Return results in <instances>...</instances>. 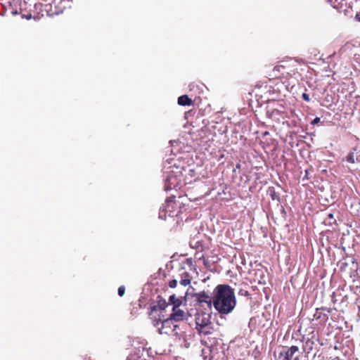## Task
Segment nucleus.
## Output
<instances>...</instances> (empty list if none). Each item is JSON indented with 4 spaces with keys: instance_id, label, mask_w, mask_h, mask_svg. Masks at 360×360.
<instances>
[{
    "instance_id": "23",
    "label": "nucleus",
    "mask_w": 360,
    "mask_h": 360,
    "mask_svg": "<svg viewBox=\"0 0 360 360\" xmlns=\"http://www.w3.org/2000/svg\"><path fill=\"white\" fill-rule=\"evenodd\" d=\"M118 295L120 297H122L125 293V287L124 285H121L118 288Z\"/></svg>"
},
{
    "instance_id": "31",
    "label": "nucleus",
    "mask_w": 360,
    "mask_h": 360,
    "mask_svg": "<svg viewBox=\"0 0 360 360\" xmlns=\"http://www.w3.org/2000/svg\"><path fill=\"white\" fill-rule=\"evenodd\" d=\"M343 265H346V264H345V263H343V264H342V266H340V270H341V271H342V270L344 269V266H343Z\"/></svg>"
},
{
    "instance_id": "9",
    "label": "nucleus",
    "mask_w": 360,
    "mask_h": 360,
    "mask_svg": "<svg viewBox=\"0 0 360 360\" xmlns=\"http://www.w3.org/2000/svg\"><path fill=\"white\" fill-rule=\"evenodd\" d=\"M169 317L174 321H181L184 320H186L188 317V314L178 308H172V313L169 315Z\"/></svg>"
},
{
    "instance_id": "10",
    "label": "nucleus",
    "mask_w": 360,
    "mask_h": 360,
    "mask_svg": "<svg viewBox=\"0 0 360 360\" xmlns=\"http://www.w3.org/2000/svg\"><path fill=\"white\" fill-rule=\"evenodd\" d=\"M298 351L299 347L297 346L292 345L282 352L285 354V358H288L289 360H291L292 359H293V360H300L298 355L294 356L295 354L298 352Z\"/></svg>"
},
{
    "instance_id": "30",
    "label": "nucleus",
    "mask_w": 360,
    "mask_h": 360,
    "mask_svg": "<svg viewBox=\"0 0 360 360\" xmlns=\"http://www.w3.org/2000/svg\"><path fill=\"white\" fill-rule=\"evenodd\" d=\"M355 19H356L357 21L360 22V13H357V14L356 15V16H355Z\"/></svg>"
},
{
    "instance_id": "12",
    "label": "nucleus",
    "mask_w": 360,
    "mask_h": 360,
    "mask_svg": "<svg viewBox=\"0 0 360 360\" xmlns=\"http://www.w3.org/2000/svg\"><path fill=\"white\" fill-rule=\"evenodd\" d=\"M347 162L354 163L355 162L360 163V150H357L354 148L352 152H350L346 157Z\"/></svg>"
},
{
    "instance_id": "17",
    "label": "nucleus",
    "mask_w": 360,
    "mask_h": 360,
    "mask_svg": "<svg viewBox=\"0 0 360 360\" xmlns=\"http://www.w3.org/2000/svg\"><path fill=\"white\" fill-rule=\"evenodd\" d=\"M314 317L315 319H320L323 323H325L328 319V315L323 313L322 309H316Z\"/></svg>"
},
{
    "instance_id": "8",
    "label": "nucleus",
    "mask_w": 360,
    "mask_h": 360,
    "mask_svg": "<svg viewBox=\"0 0 360 360\" xmlns=\"http://www.w3.org/2000/svg\"><path fill=\"white\" fill-rule=\"evenodd\" d=\"M196 330L211 323L210 314L206 312L197 313L195 315Z\"/></svg>"
},
{
    "instance_id": "4",
    "label": "nucleus",
    "mask_w": 360,
    "mask_h": 360,
    "mask_svg": "<svg viewBox=\"0 0 360 360\" xmlns=\"http://www.w3.org/2000/svg\"><path fill=\"white\" fill-rule=\"evenodd\" d=\"M181 204L175 196L169 197L164 204L163 209L160 212V217H163V213L164 217H166L167 214L171 217L178 216L181 212Z\"/></svg>"
},
{
    "instance_id": "15",
    "label": "nucleus",
    "mask_w": 360,
    "mask_h": 360,
    "mask_svg": "<svg viewBox=\"0 0 360 360\" xmlns=\"http://www.w3.org/2000/svg\"><path fill=\"white\" fill-rule=\"evenodd\" d=\"M193 103V101L187 96L183 95L178 98V104L182 106L192 105Z\"/></svg>"
},
{
    "instance_id": "18",
    "label": "nucleus",
    "mask_w": 360,
    "mask_h": 360,
    "mask_svg": "<svg viewBox=\"0 0 360 360\" xmlns=\"http://www.w3.org/2000/svg\"><path fill=\"white\" fill-rule=\"evenodd\" d=\"M267 193L273 200H280V195L275 191L274 187H269L268 188Z\"/></svg>"
},
{
    "instance_id": "26",
    "label": "nucleus",
    "mask_w": 360,
    "mask_h": 360,
    "mask_svg": "<svg viewBox=\"0 0 360 360\" xmlns=\"http://www.w3.org/2000/svg\"><path fill=\"white\" fill-rule=\"evenodd\" d=\"M277 360H289V359L288 358H285V354L281 352L279 353Z\"/></svg>"
},
{
    "instance_id": "27",
    "label": "nucleus",
    "mask_w": 360,
    "mask_h": 360,
    "mask_svg": "<svg viewBox=\"0 0 360 360\" xmlns=\"http://www.w3.org/2000/svg\"><path fill=\"white\" fill-rule=\"evenodd\" d=\"M239 294L241 295H244V296H249V295H250L248 291L244 290H240L239 291Z\"/></svg>"
},
{
    "instance_id": "21",
    "label": "nucleus",
    "mask_w": 360,
    "mask_h": 360,
    "mask_svg": "<svg viewBox=\"0 0 360 360\" xmlns=\"http://www.w3.org/2000/svg\"><path fill=\"white\" fill-rule=\"evenodd\" d=\"M56 9V6H53V1L52 4H48L44 5V11L47 13V15L49 16L55 15L56 14H51V11H54Z\"/></svg>"
},
{
    "instance_id": "6",
    "label": "nucleus",
    "mask_w": 360,
    "mask_h": 360,
    "mask_svg": "<svg viewBox=\"0 0 360 360\" xmlns=\"http://www.w3.org/2000/svg\"><path fill=\"white\" fill-rule=\"evenodd\" d=\"M173 321H174L169 317L162 321L160 320L157 321L155 326L158 327V333L160 334L169 335L173 332L174 328L176 327V325H174Z\"/></svg>"
},
{
    "instance_id": "33",
    "label": "nucleus",
    "mask_w": 360,
    "mask_h": 360,
    "mask_svg": "<svg viewBox=\"0 0 360 360\" xmlns=\"http://www.w3.org/2000/svg\"><path fill=\"white\" fill-rule=\"evenodd\" d=\"M236 167H237V168H239V167H240V165H238H238H236Z\"/></svg>"
},
{
    "instance_id": "14",
    "label": "nucleus",
    "mask_w": 360,
    "mask_h": 360,
    "mask_svg": "<svg viewBox=\"0 0 360 360\" xmlns=\"http://www.w3.org/2000/svg\"><path fill=\"white\" fill-rule=\"evenodd\" d=\"M169 305V302H167L161 296L158 297L157 305L152 307V310H156L158 308L160 310H165Z\"/></svg>"
},
{
    "instance_id": "25",
    "label": "nucleus",
    "mask_w": 360,
    "mask_h": 360,
    "mask_svg": "<svg viewBox=\"0 0 360 360\" xmlns=\"http://www.w3.org/2000/svg\"><path fill=\"white\" fill-rule=\"evenodd\" d=\"M302 98H303L304 101H305L307 102H309L310 101L309 96L307 94H306V93H303L302 94Z\"/></svg>"
},
{
    "instance_id": "24",
    "label": "nucleus",
    "mask_w": 360,
    "mask_h": 360,
    "mask_svg": "<svg viewBox=\"0 0 360 360\" xmlns=\"http://www.w3.org/2000/svg\"><path fill=\"white\" fill-rule=\"evenodd\" d=\"M176 285H177V280H176V279H172V281H170L169 282V286L171 288H174L176 287Z\"/></svg>"
},
{
    "instance_id": "11",
    "label": "nucleus",
    "mask_w": 360,
    "mask_h": 360,
    "mask_svg": "<svg viewBox=\"0 0 360 360\" xmlns=\"http://www.w3.org/2000/svg\"><path fill=\"white\" fill-rule=\"evenodd\" d=\"M197 331L200 335H212L214 331V328L212 323H210L207 325L203 326L200 328L197 329Z\"/></svg>"
},
{
    "instance_id": "5",
    "label": "nucleus",
    "mask_w": 360,
    "mask_h": 360,
    "mask_svg": "<svg viewBox=\"0 0 360 360\" xmlns=\"http://www.w3.org/2000/svg\"><path fill=\"white\" fill-rule=\"evenodd\" d=\"M198 304L205 310L211 311L213 305V296H210L206 292L201 291L195 294Z\"/></svg>"
},
{
    "instance_id": "2",
    "label": "nucleus",
    "mask_w": 360,
    "mask_h": 360,
    "mask_svg": "<svg viewBox=\"0 0 360 360\" xmlns=\"http://www.w3.org/2000/svg\"><path fill=\"white\" fill-rule=\"evenodd\" d=\"M272 73L273 74L270 75V76L287 80L292 78L298 79L301 76L297 68V65L295 62L292 61H285L276 65L272 70Z\"/></svg>"
},
{
    "instance_id": "3",
    "label": "nucleus",
    "mask_w": 360,
    "mask_h": 360,
    "mask_svg": "<svg viewBox=\"0 0 360 360\" xmlns=\"http://www.w3.org/2000/svg\"><path fill=\"white\" fill-rule=\"evenodd\" d=\"M187 169L182 168L179 171H171L167 179L165 185L167 190L180 188L183 185L191 184V180L188 181L186 176Z\"/></svg>"
},
{
    "instance_id": "13",
    "label": "nucleus",
    "mask_w": 360,
    "mask_h": 360,
    "mask_svg": "<svg viewBox=\"0 0 360 360\" xmlns=\"http://www.w3.org/2000/svg\"><path fill=\"white\" fill-rule=\"evenodd\" d=\"M182 273L180 274L181 279L179 281L180 284L186 286L188 285L191 283V277L187 271H186L184 269H181Z\"/></svg>"
},
{
    "instance_id": "28",
    "label": "nucleus",
    "mask_w": 360,
    "mask_h": 360,
    "mask_svg": "<svg viewBox=\"0 0 360 360\" xmlns=\"http://www.w3.org/2000/svg\"><path fill=\"white\" fill-rule=\"evenodd\" d=\"M200 259H202V260H203V264H205V266H207V259H206L203 256H202L201 257H200Z\"/></svg>"
},
{
    "instance_id": "16",
    "label": "nucleus",
    "mask_w": 360,
    "mask_h": 360,
    "mask_svg": "<svg viewBox=\"0 0 360 360\" xmlns=\"http://www.w3.org/2000/svg\"><path fill=\"white\" fill-rule=\"evenodd\" d=\"M182 304V300L178 298L176 295H172L169 298V304H172L173 306L172 308H178Z\"/></svg>"
},
{
    "instance_id": "7",
    "label": "nucleus",
    "mask_w": 360,
    "mask_h": 360,
    "mask_svg": "<svg viewBox=\"0 0 360 360\" xmlns=\"http://www.w3.org/2000/svg\"><path fill=\"white\" fill-rule=\"evenodd\" d=\"M72 0H53V6L56 9L53 11H51V14H60L63 13L68 8H71Z\"/></svg>"
},
{
    "instance_id": "22",
    "label": "nucleus",
    "mask_w": 360,
    "mask_h": 360,
    "mask_svg": "<svg viewBox=\"0 0 360 360\" xmlns=\"http://www.w3.org/2000/svg\"><path fill=\"white\" fill-rule=\"evenodd\" d=\"M195 175V172L193 169H188L186 172L187 179L188 181L191 180V182L193 181L192 178L194 177Z\"/></svg>"
},
{
    "instance_id": "20",
    "label": "nucleus",
    "mask_w": 360,
    "mask_h": 360,
    "mask_svg": "<svg viewBox=\"0 0 360 360\" xmlns=\"http://www.w3.org/2000/svg\"><path fill=\"white\" fill-rule=\"evenodd\" d=\"M314 345V341L310 340V339H308L305 342V345L303 347V349L304 350H307V353L309 354L313 349Z\"/></svg>"
},
{
    "instance_id": "1",
    "label": "nucleus",
    "mask_w": 360,
    "mask_h": 360,
    "mask_svg": "<svg viewBox=\"0 0 360 360\" xmlns=\"http://www.w3.org/2000/svg\"><path fill=\"white\" fill-rule=\"evenodd\" d=\"M236 306L234 290L227 284L217 285L213 292V307L220 315L231 313Z\"/></svg>"
},
{
    "instance_id": "29",
    "label": "nucleus",
    "mask_w": 360,
    "mask_h": 360,
    "mask_svg": "<svg viewBox=\"0 0 360 360\" xmlns=\"http://www.w3.org/2000/svg\"><path fill=\"white\" fill-rule=\"evenodd\" d=\"M320 121V118L319 117H316L313 121H312V124H316L318 123Z\"/></svg>"
},
{
    "instance_id": "19",
    "label": "nucleus",
    "mask_w": 360,
    "mask_h": 360,
    "mask_svg": "<svg viewBox=\"0 0 360 360\" xmlns=\"http://www.w3.org/2000/svg\"><path fill=\"white\" fill-rule=\"evenodd\" d=\"M323 222L326 225H329V226L335 224L336 223V220L334 218L333 214L328 213L327 214V217L325 218Z\"/></svg>"
},
{
    "instance_id": "32",
    "label": "nucleus",
    "mask_w": 360,
    "mask_h": 360,
    "mask_svg": "<svg viewBox=\"0 0 360 360\" xmlns=\"http://www.w3.org/2000/svg\"><path fill=\"white\" fill-rule=\"evenodd\" d=\"M334 360H340V358L338 356H336Z\"/></svg>"
}]
</instances>
